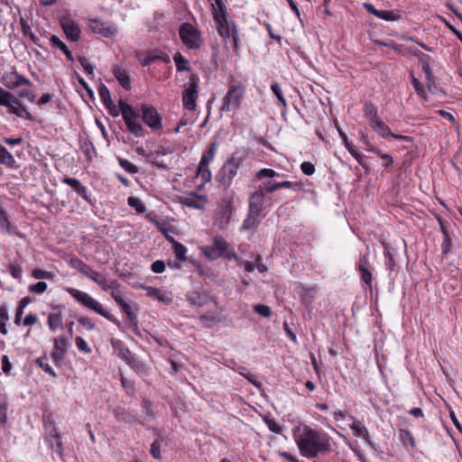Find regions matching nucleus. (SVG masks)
<instances>
[{
	"label": "nucleus",
	"mask_w": 462,
	"mask_h": 462,
	"mask_svg": "<svg viewBox=\"0 0 462 462\" xmlns=\"http://www.w3.org/2000/svg\"><path fill=\"white\" fill-rule=\"evenodd\" d=\"M34 363L37 366L41 367L46 374H50L51 377L56 378L58 376L56 372L51 368V366L47 362L46 356L36 358Z\"/></svg>",
	"instance_id": "obj_36"
},
{
	"label": "nucleus",
	"mask_w": 462,
	"mask_h": 462,
	"mask_svg": "<svg viewBox=\"0 0 462 462\" xmlns=\"http://www.w3.org/2000/svg\"><path fill=\"white\" fill-rule=\"evenodd\" d=\"M112 71H113V75L115 76V78L118 80L120 85L125 89L128 90L131 88L130 77L125 69H123L117 65H115V66H113Z\"/></svg>",
	"instance_id": "obj_25"
},
{
	"label": "nucleus",
	"mask_w": 462,
	"mask_h": 462,
	"mask_svg": "<svg viewBox=\"0 0 462 462\" xmlns=\"http://www.w3.org/2000/svg\"><path fill=\"white\" fill-rule=\"evenodd\" d=\"M370 263L368 260V254H361L358 259L356 268L358 271L370 269Z\"/></svg>",
	"instance_id": "obj_62"
},
{
	"label": "nucleus",
	"mask_w": 462,
	"mask_h": 462,
	"mask_svg": "<svg viewBox=\"0 0 462 462\" xmlns=\"http://www.w3.org/2000/svg\"><path fill=\"white\" fill-rule=\"evenodd\" d=\"M364 116L368 121L369 125L379 119L378 109L371 101H366L364 105Z\"/></svg>",
	"instance_id": "obj_31"
},
{
	"label": "nucleus",
	"mask_w": 462,
	"mask_h": 462,
	"mask_svg": "<svg viewBox=\"0 0 462 462\" xmlns=\"http://www.w3.org/2000/svg\"><path fill=\"white\" fill-rule=\"evenodd\" d=\"M228 246V243L222 236H216L210 245L203 248V253L209 260H216L224 254Z\"/></svg>",
	"instance_id": "obj_12"
},
{
	"label": "nucleus",
	"mask_w": 462,
	"mask_h": 462,
	"mask_svg": "<svg viewBox=\"0 0 462 462\" xmlns=\"http://www.w3.org/2000/svg\"><path fill=\"white\" fill-rule=\"evenodd\" d=\"M170 60V57L162 51L154 50L146 51V66L155 61L169 63Z\"/></svg>",
	"instance_id": "obj_30"
},
{
	"label": "nucleus",
	"mask_w": 462,
	"mask_h": 462,
	"mask_svg": "<svg viewBox=\"0 0 462 462\" xmlns=\"http://www.w3.org/2000/svg\"><path fill=\"white\" fill-rule=\"evenodd\" d=\"M50 42L52 44V46L60 49L69 60H74L71 51L69 50L67 45L60 40L59 37H57L56 35H52L50 39Z\"/></svg>",
	"instance_id": "obj_34"
},
{
	"label": "nucleus",
	"mask_w": 462,
	"mask_h": 462,
	"mask_svg": "<svg viewBox=\"0 0 462 462\" xmlns=\"http://www.w3.org/2000/svg\"><path fill=\"white\" fill-rule=\"evenodd\" d=\"M199 198V196L192 194L184 198L182 203L189 208H202L203 206L198 202Z\"/></svg>",
	"instance_id": "obj_47"
},
{
	"label": "nucleus",
	"mask_w": 462,
	"mask_h": 462,
	"mask_svg": "<svg viewBox=\"0 0 462 462\" xmlns=\"http://www.w3.org/2000/svg\"><path fill=\"white\" fill-rule=\"evenodd\" d=\"M62 182L70 186L79 196H80L86 201H88V194L87 188L81 184V182L74 178L66 177L62 179Z\"/></svg>",
	"instance_id": "obj_24"
},
{
	"label": "nucleus",
	"mask_w": 462,
	"mask_h": 462,
	"mask_svg": "<svg viewBox=\"0 0 462 462\" xmlns=\"http://www.w3.org/2000/svg\"><path fill=\"white\" fill-rule=\"evenodd\" d=\"M168 241L172 244L173 252L176 258L181 262L186 261L187 248L182 244L176 241L173 237H168Z\"/></svg>",
	"instance_id": "obj_33"
},
{
	"label": "nucleus",
	"mask_w": 462,
	"mask_h": 462,
	"mask_svg": "<svg viewBox=\"0 0 462 462\" xmlns=\"http://www.w3.org/2000/svg\"><path fill=\"white\" fill-rule=\"evenodd\" d=\"M217 152V143H211L208 151H206L200 160L198 175H199L205 182L209 181L211 179V172L208 169V164L213 161Z\"/></svg>",
	"instance_id": "obj_10"
},
{
	"label": "nucleus",
	"mask_w": 462,
	"mask_h": 462,
	"mask_svg": "<svg viewBox=\"0 0 462 462\" xmlns=\"http://www.w3.org/2000/svg\"><path fill=\"white\" fill-rule=\"evenodd\" d=\"M247 158L245 151H236L231 154L220 169L217 178L224 188H229L239 168Z\"/></svg>",
	"instance_id": "obj_2"
},
{
	"label": "nucleus",
	"mask_w": 462,
	"mask_h": 462,
	"mask_svg": "<svg viewBox=\"0 0 462 462\" xmlns=\"http://www.w3.org/2000/svg\"><path fill=\"white\" fill-rule=\"evenodd\" d=\"M43 429H44V432L49 431L52 429H58V427L55 424L54 419L52 418V416L51 414L43 415Z\"/></svg>",
	"instance_id": "obj_60"
},
{
	"label": "nucleus",
	"mask_w": 462,
	"mask_h": 462,
	"mask_svg": "<svg viewBox=\"0 0 462 462\" xmlns=\"http://www.w3.org/2000/svg\"><path fill=\"white\" fill-rule=\"evenodd\" d=\"M254 310L262 317L269 318L271 316V309L263 304H255L253 307Z\"/></svg>",
	"instance_id": "obj_59"
},
{
	"label": "nucleus",
	"mask_w": 462,
	"mask_h": 462,
	"mask_svg": "<svg viewBox=\"0 0 462 462\" xmlns=\"http://www.w3.org/2000/svg\"><path fill=\"white\" fill-rule=\"evenodd\" d=\"M296 444L301 456L307 458H314L319 453L324 454L331 449L330 437L322 431L305 428L295 438Z\"/></svg>",
	"instance_id": "obj_1"
},
{
	"label": "nucleus",
	"mask_w": 462,
	"mask_h": 462,
	"mask_svg": "<svg viewBox=\"0 0 462 462\" xmlns=\"http://www.w3.org/2000/svg\"><path fill=\"white\" fill-rule=\"evenodd\" d=\"M118 162L120 166L127 172L134 174L138 171L137 166L130 162L129 161L122 158H118Z\"/></svg>",
	"instance_id": "obj_50"
},
{
	"label": "nucleus",
	"mask_w": 462,
	"mask_h": 462,
	"mask_svg": "<svg viewBox=\"0 0 462 462\" xmlns=\"http://www.w3.org/2000/svg\"><path fill=\"white\" fill-rule=\"evenodd\" d=\"M370 127L382 138H390L393 135V132L389 126L380 118L370 125Z\"/></svg>",
	"instance_id": "obj_28"
},
{
	"label": "nucleus",
	"mask_w": 462,
	"mask_h": 462,
	"mask_svg": "<svg viewBox=\"0 0 462 462\" xmlns=\"http://www.w3.org/2000/svg\"><path fill=\"white\" fill-rule=\"evenodd\" d=\"M60 23L68 40L71 42H78L79 40L81 30L70 14H63L60 19Z\"/></svg>",
	"instance_id": "obj_11"
},
{
	"label": "nucleus",
	"mask_w": 462,
	"mask_h": 462,
	"mask_svg": "<svg viewBox=\"0 0 462 462\" xmlns=\"http://www.w3.org/2000/svg\"><path fill=\"white\" fill-rule=\"evenodd\" d=\"M412 54H413V56H415L419 60V61L420 62L421 66H424L426 64H430V63L432 61V58L430 55L425 54V53L421 52L419 50L412 51Z\"/></svg>",
	"instance_id": "obj_53"
},
{
	"label": "nucleus",
	"mask_w": 462,
	"mask_h": 462,
	"mask_svg": "<svg viewBox=\"0 0 462 462\" xmlns=\"http://www.w3.org/2000/svg\"><path fill=\"white\" fill-rule=\"evenodd\" d=\"M9 273L13 278L20 280L22 278L23 268L19 264L12 263L9 266Z\"/></svg>",
	"instance_id": "obj_64"
},
{
	"label": "nucleus",
	"mask_w": 462,
	"mask_h": 462,
	"mask_svg": "<svg viewBox=\"0 0 462 462\" xmlns=\"http://www.w3.org/2000/svg\"><path fill=\"white\" fill-rule=\"evenodd\" d=\"M44 440L49 444L51 450L56 452L59 456L63 455V444L59 429H52L49 431H45Z\"/></svg>",
	"instance_id": "obj_18"
},
{
	"label": "nucleus",
	"mask_w": 462,
	"mask_h": 462,
	"mask_svg": "<svg viewBox=\"0 0 462 462\" xmlns=\"http://www.w3.org/2000/svg\"><path fill=\"white\" fill-rule=\"evenodd\" d=\"M127 202L128 205L132 208H134L138 213L144 212V206L139 199L129 197Z\"/></svg>",
	"instance_id": "obj_58"
},
{
	"label": "nucleus",
	"mask_w": 462,
	"mask_h": 462,
	"mask_svg": "<svg viewBox=\"0 0 462 462\" xmlns=\"http://www.w3.org/2000/svg\"><path fill=\"white\" fill-rule=\"evenodd\" d=\"M62 324V314L60 311L51 312L48 316V326L51 331H55Z\"/></svg>",
	"instance_id": "obj_35"
},
{
	"label": "nucleus",
	"mask_w": 462,
	"mask_h": 462,
	"mask_svg": "<svg viewBox=\"0 0 462 462\" xmlns=\"http://www.w3.org/2000/svg\"><path fill=\"white\" fill-rule=\"evenodd\" d=\"M168 446V440L162 435H158L151 444L150 453L155 459H162V451Z\"/></svg>",
	"instance_id": "obj_21"
},
{
	"label": "nucleus",
	"mask_w": 462,
	"mask_h": 462,
	"mask_svg": "<svg viewBox=\"0 0 462 462\" xmlns=\"http://www.w3.org/2000/svg\"><path fill=\"white\" fill-rule=\"evenodd\" d=\"M2 83L9 89H14L23 85H32L30 79L16 71L5 74L2 79Z\"/></svg>",
	"instance_id": "obj_17"
},
{
	"label": "nucleus",
	"mask_w": 462,
	"mask_h": 462,
	"mask_svg": "<svg viewBox=\"0 0 462 462\" xmlns=\"http://www.w3.org/2000/svg\"><path fill=\"white\" fill-rule=\"evenodd\" d=\"M173 60L176 64L178 71H189V67L187 65V60L180 53L176 52L173 56Z\"/></svg>",
	"instance_id": "obj_43"
},
{
	"label": "nucleus",
	"mask_w": 462,
	"mask_h": 462,
	"mask_svg": "<svg viewBox=\"0 0 462 462\" xmlns=\"http://www.w3.org/2000/svg\"><path fill=\"white\" fill-rule=\"evenodd\" d=\"M214 8L213 17L219 18L222 16H226V5L222 0H215V5H212Z\"/></svg>",
	"instance_id": "obj_44"
},
{
	"label": "nucleus",
	"mask_w": 462,
	"mask_h": 462,
	"mask_svg": "<svg viewBox=\"0 0 462 462\" xmlns=\"http://www.w3.org/2000/svg\"><path fill=\"white\" fill-rule=\"evenodd\" d=\"M32 276L34 279H46V280H51L53 278V274L51 272L42 270V269H35L32 273Z\"/></svg>",
	"instance_id": "obj_55"
},
{
	"label": "nucleus",
	"mask_w": 462,
	"mask_h": 462,
	"mask_svg": "<svg viewBox=\"0 0 462 462\" xmlns=\"http://www.w3.org/2000/svg\"><path fill=\"white\" fill-rule=\"evenodd\" d=\"M360 273L361 280L365 284L366 288H372L373 275L370 269H365L358 271Z\"/></svg>",
	"instance_id": "obj_54"
},
{
	"label": "nucleus",
	"mask_w": 462,
	"mask_h": 462,
	"mask_svg": "<svg viewBox=\"0 0 462 462\" xmlns=\"http://www.w3.org/2000/svg\"><path fill=\"white\" fill-rule=\"evenodd\" d=\"M384 255L388 259L386 262L387 269L389 270V275H392V273L394 272V268L396 265L395 260L393 258V255L390 252L388 246L384 245Z\"/></svg>",
	"instance_id": "obj_46"
},
{
	"label": "nucleus",
	"mask_w": 462,
	"mask_h": 462,
	"mask_svg": "<svg viewBox=\"0 0 462 462\" xmlns=\"http://www.w3.org/2000/svg\"><path fill=\"white\" fill-rule=\"evenodd\" d=\"M421 68L426 76L427 85L430 88V86L435 84V77L432 73L431 67L430 64H426L424 66H421Z\"/></svg>",
	"instance_id": "obj_57"
},
{
	"label": "nucleus",
	"mask_w": 462,
	"mask_h": 462,
	"mask_svg": "<svg viewBox=\"0 0 462 462\" xmlns=\"http://www.w3.org/2000/svg\"><path fill=\"white\" fill-rule=\"evenodd\" d=\"M114 353L122 358L123 360L126 361L128 364H132L134 362V356L130 352V350L124 346V344L119 341H113L112 342Z\"/></svg>",
	"instance_id": "obj_23"
},
{
	"label": "nucleus",
	"mask_w": 462,
	"mask_h": 462,
	"mask_svg": "<svg viewBox=\"0 0 462 462\" xmlns=\"http://www.w3.org/2000/svg\"><path fill=\"white\" fill-rule=\"evenodd\" d=\"M0 226L1 228L9 233H13L11 223L8 219L6 211L0 206Z\"/></svg>",
	"instance_id": "obj_39"
},
{
	"label": "nucleus",
	"mask_w": 462,
	"mask_h": 462,
	"mask_svg": "<svg viewBox=\"0 0 462 462\" xmlns=\"http://www.w3.org/2000/svg\"><path fill=\"white\" fill-rule=\"evenodd\" d=\"M346 148L350 152V154L357 161L360 166H362L366 171L369 170L367 164L364 162L362 155L357 151V148L354 146L351 143H346Z\"/></svg>",
	"instance_id": "obj_38"
},
{
	"label": "nucleus",
	"mask_w": 462,
	"mask_h": 462,
	"mask_svg": "<svg viewBox=\"0 0 462 462\" xmlns=\"http://www.w3.org/2000/svg\"><path fill=\"white\" fill-rule=\"evenodd\" d=\"M350 428L356 438H362L365 442L371 443L370 434L365 426L360 420H355Z\"/></svg>",
	"instance_id": "obj_27"
},
{
	"label": "nucleus",
	"mask_w": 462,
	"mask_h": 462,
	"mask_svg": "<svg viewBox=\"0 0 462 462\" xmlns=\"http://www.w3.org/2000/svg\"><path fill=\"white\" fill-rule=\"evenodd\" d=\"M90 280L99 285L101 289L106 291H109L110 289H116L119 287L116 280L107 279L105 275L97 271Z\"/></svg>",
	"instance_id": "obj_19"
},
{
	"label": "nucleus",
	"mask_w": 462,
	"mask_h": 462,
	"mask_svg": "<svg viewBox=\"0 0 462 462\" xmlns=\"http://www.w3.org/2000/svg\"><path fill=\"white\" fill-rule=\"evenodd\" d=\"M245 93V88L242 84L231 85L223 98L220 110L222 112H236L240 108Z\"/></svg>",
	"instance_id": "obj_4"
},
{
	"label": "nucleus",
	"mask_w": 462,
	"mask_h": 462,
	"mask_svg": "<svg viewBox=\"0 0 462 462\" xmlns=\"http://www.w3.org/2000/svg\"><path fill=\"white\" fill-rule=\"evenodd\" d=\"M146 126L153 133L161 134L163 129L162 117L153 106H146Z\"/></svg>",
	"instance_id": "obj_16"
},
{
	"label": "nucleus",
	"mask_w": 462,
	"mask_h": 462,
	"mask_svg": "<svg viewBox=\"0 0 462 462\" xmlns=\"http://www.w3.org/2000/svg\"><path fill=\"white\" fill-rule=\"evenodd\" d=\"M260 222V213H253L251 209H249L248 214L242 224L241 230H255Z\"/></svg>",
	"instance_id": "obj_26"
},
{
	"label": "nucleus",
	"mask_w": 462,
	"mask_h": 462,
	"mask_svg": "<svg viewBox=\"0 0 462 462\" xmlns=\"http://www.w3.org/2000/svg\"><path fill=\"white\" fill-rule=\"evenodd\" d=\"M113 413L117 420L125 422L132 421V416L123 407H116L113 411Z\"/></svg>",
	"instance_id": "obj_42"
},
{
	"label": "nucleus",
	"mask_w": 462,
	"mask_h": 462,
	"mask_svg": "<svg viewBox=\"0 0 462 462\" xmlns=\"http://www.w3.org/2000/svg\"><path fill=\"white\" fill-rule=\"evenodd\" d=\"M88 27L94 33L101 34L106 38H113L117 33V28L115 24L97 18L88 20Z\"/></svg>",
	"instance_id": "obj_13"
},
{
	"label": "nucleus",
	"mask_w": 462,
	"mask_h": 462,
	"mask_svg": "<svg viewBox=\"0 0 462 462\" xmlns=\"http://www.w3.org/2000/svg\"><path fill=\"white\" fill-rule=\"evenodd\" d=\"M121 100L122 99L119 100L118 106H116L112 99L110 102L107 101L104 103L112 116H118L120 114L123 116V106L121 105Z\"/></svg>",
	"instance_id": "obj_40"
},
{
	"label": "nucleus",
	"mask_w": 462,
	"mask_h": 462,
	"mask_svg": "<svg viewBox=\"0 0 462 462\" xmlns=\"http://www.w3.org/2000/svg\"><path fill=\"white\" fill-rule=\"evenodd\" d=\"M186 299L193 306L200 307L208 302V295L200 291H189L186 294Z\"/></svg>",
	"instance_id": "obj_29"
},
{
	"label": "nucleus",
	"mask_w": 462,
	"mask_h": 462,
	"mask_svg": "<svg viewBox=\"0 0 462 462\" xmlns=\"http://www.w3.org/2000/svg\"><path fill=\"white\" fill-rule=\"evenodd\" d=\"M146 296L157 300L163 304H170L172 301V295L169 291H160L152 287L146 286Z\"/></svg>",
	"instance_id": "obj_20"
},
{
	"label": "nucleus",
	"mask_w": 462,
	"mask_h": 462,
	"mask_svg": "<svg viewBox=\"0 0 462 462\" xmlns=\"http://www.w3.org/2000/svg\"><path fill=\"white\" fill-rule=\"evenodd\" d=\"M47 283L45 282H38L34 284H31L28 290L32 293L42 294L47 290Z\"/></svg>",
	"instance_id": "obj_52"
},
{
	"label": "nucleus",
	"mask_w": 462,
	"mask_h": 462,
	"mask_svg": "<svg viewBox=\"0 0 462 462\" xmlns=\"http://www.w3.org/2000/svg\"><path fill=\"white\" fill-rule=\"evenodd\" d=\"M8 108V112L26 120H33L32 115L27 108L15 97L13 94L11 98L7 99V103L3 105Z\"/></svg>",
	"instance_id": "obj_15"
},
{
	"label": "nucleus",
	"mask_w": 462,
	"mask_h": 462,
	"mask_svg": "<svg viewBox=\"0 0 462 462\" xmlns=\"http://www.w3.org/2000/svg\"><path fill=\"white\" fill-rule=\"evenodd\" d=\"M111 296L115 300V301L117 303L118 306L122 308L124 312L127 316V328L128 330L133 333L134 335L139 337L140 338L143 337L141 331L139 330L138 324H137V317L136 314L133 311L132 307L124 300L123 296L121 295L120 291L118 290V287L116 289H111Z\"/></svg>",
	"instance_id": "obj_5"
},
{
	"label": "nucleus",
	"mask_w": 462,
	"mask_h": 462,
	"mask_svg": "<svg viewBox=\"0 0 462 462\" xmlns=\"http://www.w3.org/2000/svg\"><path fill=\"white\" fill-rule=\"evenodd\" d=\"M98 94H99V97H100L103 104L107 101L110 102V100L112 99L108 88L104 84H101L99 86Z\"/></svg>",
	"instance_id": "obj_61"
},
{
	"label": "nucleus",
	"mask_w": 462,
	"mask_h": 462,
	"mask_svg": "<svg viewBox=\"0 0 462 462\" xmlns=\"http://www.w3.org/2000/svg\"><path fill=\"white\" fill-rule=\"evenodd\" d=\"M121 105L123 106V118L128 131L136 137L143 136V129L139 122V114L125 101L121 100Z\"/></svg>",
	"instance_id": "obj_6"
},
{
	"label": "nucleus",
	"mask_w": 462,
	"mask_h": 462,
	"mask_svg": "<svg viewBox=\"0 0 462 462\" xmlns=\"http://www.w3.org/2000/svg\"><path fill=\"white\" fill-rule=\"evenodd\" d=\"M66 291L85 308L95 311L116 325H119V320L106 310L103 306L88 293L71 287L66 288Z\"/></svg>",
	"instance_id": "obj_3"
},
{
	"label": "nucleus",
	"mask_w": 462,
	"mask_h": 462,
	"mask_svg": "<svg viewBox=\"0 0 462 462\" xmlns=\"http://www.w3.org/2000/svg\"><path fill=\"white\" fill-rule=\"evenodd\" d=\"M214 20L217 24V32L219 35L225 40L229 39L230 34L232 33V23H235V22L228 21L226 16L215 18Z\"/></svg>",
	"instance_id": "obj_22"
},
{
	"label": "nucleus",
	"mask_w": 462,
	"mask_h": 462,
	"mask_svg": "<svg viewBox=\"0 0 462 462\" xmlns=\"http://www.w3.org/2000/svg\"><path fill=\"white\" fill-rule=\"evenodd\" d=\"M271 89H272L273 93L275 95V97L278 98L279 102L282 106H286V100L282 95V91L281 88L279 87V85L277 83L273 84L271 86Z\"/></svg>",
	"instance_id": "obj_63"
},
{
	"label": "nucleus",
	"mask_w": 462,
	"mask_h": 462,
	"mask_svg": "<svg viewBox=\"0 0 462 462\" xmlns=\"http://www.w3.org/2000/svg\"><path fill=\"white\" fill-rule=\"evenodd\" d=\"M121 100L122 99L119 100L118 106H116L112 99L110 102L107 101L104 103L112 116H118L120 114L123 116V106L121 105Z\"/></svg>",
	"instance_id": "obj_41"
},
{
	"label": "nucleus",
	"mask_w": 462,
	"mask_h": 462,
	"mask_svg": "<svg viewBox=\"0 0 462 462\" xmlns=\"http://www.w3.org/2000/svg\"><path fill=\"white\" fill-rule=\"evenodd\" d=\"M366 11L379 18L389 20L388 14L384 11H378L374 8V6L371 4H365L364 5Z\"/></svg>",
	"instance_id": "obj_51"
},
{
	"label": "nucleus",
	"mask_w": 462,
	"mask_h": 462,
	"mask_svg": "<svg viewBox=\"0 0 462 462\" xmlns=\"http://www.w3.org/2000/svg\"><path fill=\"white\" fill-rule=\"evenodd\" d=\"M273 205V198L267 195L260 186L249 197V209L253 213H262L265 208Z\"/></svg>",
	"instance_id": "obj_8"
},
{
	"label": "nucleus",
	"mask_w": 462,
	"mask_h": 462,
	"mask_svg": "<svg viewBox=\"0 0 462 462\" xmlns=\"http://www.w3.org/2000/svg\"><path fill=\"white\" fill-rule=\"evenodd\" d=\"M368 151L377 154L382 159H387V163L383 164V166L384 168H387L389 165H391L393 162V159L390 154L382 153L381 149L376 146H371V148H368Z\"/></svg>",
	"instance_id": "obj_48"
},
{
	"label": "nucleus",
	"mask_w": 462,
	"mask_h": 462,
	"mask_svg": "<svg viewBox=\"0 0 462 462\" xmlns=\"http://www.w3.org/2000/svg\"><path fill=\"white\" fill-rule=\"evenodd\" d=\"M70 266L74 269L78 270L82 274L85 273L86 269L88 267V264L84 263L82 260H80L78 257H73L70 259Z\"/></svg>",
	"instance_id": "obj_49"
},
{
	"label": "nucleus",
	"mask_w": 462,
	"mask_h": 462,
	"mask_svg": "<svg viewBox=\"0 0 462 462\" xmlns=\"http://www.w3.org/2000/svg\"><path fill=\"white\" fill-rule=\"evenodd\" d=\"M179 34L184 45L190 49H199L201 45L199 32L189 23H184L180 26Z\"/></svg>",
	"instance_id": "obj_7"
},
{
	"label": "nucleus",
	"mask_w": 462,
	"mask_h": 462,
	"mask_svg": "<svg viewBox=\"0 0 462 462\" xmlns=\"http://www.w3.org/2000/svg\"><path fill=\"white\" fill-rule=\"evenodd\" d=\"M198 97V83L195 77H190L189 87L182 93V102L186 109L195 110Z\"/></svg>",
	"instance_id": "obj_14"
},
{
	"label": "nucleus",
	"mask_w": 462,
	"mask_h": 462,
	"mask_svg": "<svg viewBox=\"0 0 462 462\" xmlns=\"http://www.w3.org/2000/svg\"><path fill=\"white\" fill-rule=\"evenodd\" d=\"M20 23L23 36L28 38L35 45L41 46L39 43V38L32 32V28L27 21L23 18H21Z\"/></svg>",
	"instance_id": "obj_32"
},
{
	"label": "nucleus",
	"mask_w": 462,
	"mask_h": 462,
	"mask_svg": "<svg viewBox=\"0 0 462 462\" xmlns=\"http://www.w3.org/2000/svg\"><path fill=\"white\" fill-rule=\"evenodd\" d=\"M156 225L157 228L164 235L165 238L168 240V237H172L171 234L173 232L172 227L164 220L162 221H153Z\"/></svg>",
	"instance_id": "obj_45"
},
{
	"label": "nucleus",
	"mask_w": 462,
	"mask_h": 462,
	"mask_svg": "<svg viewBox=\"0 0 462 462\" xmlns=\"http://www.w3.org/2000/svg\"><path fill=\"white\" fill-rule=\"evenodd\" d=\"M279 175L280 174L277 171H275L273 169H268V168H263V169L260 170L259 171H257V173H256V177L259 180H261L263 178H274V177H278Z\"/></svg>",
	"instance_id": "obj_56"
},
{
	"label": "nucleus",
	"mask_w": 462,
	"mask_h": 462,
	"mask_svg": "<svg viewBox=\"0 0 462 462\" xmlns=\"http://www.w3.org/2000/svg\"><path fill=\"white\" fill-rule=\"evenodd\" d=\"M0 162L11 169L15 168L16 162L12 153L9 152L5 147L3 148L2 153L0 154Z\"/></svg>",
	"instance_id": "obj_37"
},
{
	"label": "nucleus",
	"mask_w": 462,
	"mask_h": 462,
	"mask_svg": "<svg viewBox=\"0 0 462 462\" xmlns=\"http://www.w3.org/2000/svg\"><path fill=\"white\" fill-rule=\"evenodd\" d=\"M69 345L70 340L67 336H60L54 339L51 358L56 366H61Z\"/></svg>",
	"instance_id": "obj_9"
}]
</instances>
